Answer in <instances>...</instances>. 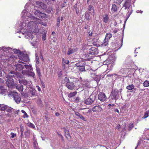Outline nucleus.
<instances>
[{
    "label": "nucleus",
    "instance_id": "f257e3e1",
    "mask_svg": "<svg viewBox=\"0 0 149 149\" xmlns=\"http://www.w3.org/2000/svg\"><path fill=\"white\" fill-rule=\"evenodd\" d=\"M42 23L41 19L36 18L34 22H31L29 24V25L31 29V31L34 33H37L38 32V29L37 24H41Z\"/></svg>",
    "mask_w": 149,
    "mask_h": 149
},
{
    "label": "nucleus",
    "instance_id": "f03ea898",
    "mask_svg": "<svg viewBox=\"0 0 149 149\" xmlns=\"http://www.w3.org/2000/svg\"><path fill=\"white\" fill-rule=\"evenodd\" d=\"M6 78L7 80L6 83L8 87L9 88H13L14 86L15 83L13 78L15 79V76L14 75L13 72L11 71L9 74L7 75Z\"/></svg>",
    "mask_w": 149,
    "mask_h": 149
},
{
    "label": "nucleus",
    "instance_id": "7ed1b4c3",
    "mask_svg": "<svg viewBox=\"0 0 149 149\" xmlns=\"http://www.w3.org/2000/svg\"><path fill=\"white\" fill-rule=\"evenodd\" d=\"M17 53L19 54L18 57L21 60L25 62L28 61L29 60L28 55L27 54H24L20 51H17Z\"/></svg>",
    "mask_w": 149,
    "mask_h": 149
},
{
    "label": "nucleus",
    "instance_id": "20e7f679",
    "mask_svg": "<svg viewBox=\"0 0 149 149\" xmlns=\"http://www.w3.org/2000/svg\"><path fill=\"white\" fill-rule=\"evenodd\" d=\"M12 95L14 100L16 103L18 104L20 102L21 100V97L19 94H18L17 92H13L12 93Z\"/></svg>",
    "mask_w": 149,
    "mask_h": 149
},
{
    "label": "nucleus",
    "instance_id": "39448f33",
    "mask_svg": "<svg viewBox=\"0 0 149 149\" xmlns=\"http://www.w3.org/2000/svg\"><path fill=\"white\" fill-rule=\"evenodd\" d=\"M34 14L36 16L40 18H43L45 17L46 16V14L45 13L41 12L39 10H36L34 13Z\"/></svg>",
    "mask_w": 149,
    "mask_h": 149
},
{
    "label": "nucleus",
    "instance_id": "423d86ee",
    "mask_svg": "<svg viewBox=\"0 0 149 149\" xmlns=\"http://www.w3.org/2000/svg\"><path fill=\"white\" fill-rule=\"evenodd\" d=\"M98 99L102 102H104L107 99V97L104 93L100 92L98 95Z\"/></svg>",
    "mask_w": 149,
    "mask_h": 149
},
{
    "label": "nucleus",
    "instance_id": "0eeeda50",
    "mask_svg": "<svg viewBox=\"0 0 149 149\" xmlns=\"http://www.w3.org/2000/svg\"><path fill=\"white\" fill-rule=\"evenodd\" d=\"M95 98L93 100L92 96L91 95L89 98L87 99L84 102V103L87 105H90L92 104L94 101Z\"/></svg>",
    "mask_w": 149,
    "mask_h": 149
},
{
    "label": "nucleus",
    "instance_id": "6e6552de",
    "mask_svg": "<svg viewBox=\"0 0 149 149\" xmlns=\"http://www.w3.org/2000/svg\"><path fill=\"white\" fill-rule=\"evenodd\" d=\"M75 65L77 67H79V69L80 72H83L85 71V67L83 65V64H82L81 62H79L76 63Z\"/></svg>",
    "mask_w": 149,
    "mask_h": 149
},
{
    "label": "nucleus",
    "instance_id": "1a4fd4ad",
    "mask_svg": "<svg viewBox=\"0 0 149 149\" xmlns=\"http://www.w3.org/2000/svg\"><path fill=\"white\" fill-rule=\"evenodd\" d=\"M98 53L97 49L95 47H92L89 50V54H90L94 55L97 54Z\"/></svg>",
    "mask_w": 149,
    "mask_h": 149
},
{
    "label": "nucleus",
    "instance_id": "9d476101",
    "mask_svg": "<svg viewBox=\"0 0 149 149\" xmlns=\"http://www.w3.org/2000/svg\"><path fill=\"white\" fill-rule=\"evenodd\" d=\"M118 91L117 89L112 90L111 92V95L115 100L117 99V97L118 95Z\"/></svg>",
    "mask_w": 149,
    "mask_h": 149
},
{
    "label": "nucleus",
    "instance_id": "9b49d317",
    "mask_svg": "<svg viewBox=\"0 0 149 149\" xmlns=\"http://www.w3.org/2000/svg\"><path fill=\"white\" fill-rule=\"evenodd\" d=\"M92 110L94 112H101L102 111V109L100 105H98L94 106Z\"/></svg>",
    "mask_w": 149,
    "mask_h": 149
},
{
    "label": "nucleus",
    "instance_id": "f8f14e48",
    "mask_svg": "<svg viewBox=\"0 0 149 149\" xmlns=\"http://www.w3.org/2000/svg\"><path fill=\"white\" fill-rule=\"evenodd\" d=\"M66 87L69 89L73 90L74 88V85L73 82H68L66 84Z\"/></svg>",
    "mask_w": 149,
    "mask_h": 149
},
{
    "label": "nucleus",
    "instance_id": "ddd939ff",
    "mask_svg": "<svg viewBox=\"0 0 149 149\" xmlns=\"http://www.w3.org/2000/svg\"><path fill=\"white\" fill-rule=\"evenodd\" d=\"M29 92L32 96H37L36 90L34 88L31 87L29 90Z\"/></svg>",
    "mask_w": 149,
    "mask_h": 149
},
{
    "label": "nucleus",
    "instance_id": "4468645a",
    "mask_svg": "<svg viewBox=\"0 0 149 149\" xmlns=\"http://www.w3.org/2000/svg\"><path fill=\"white\" fill-rule=\"evenodd\" d=\"M63 129H64L65 130V136L68 140H69L71 138V136L69 133V130L68 129H66L65 127H63Z\"/></svg>",
    "mask_w": 149,
    "mask_h": 149
},
{
    "label": "nucleus",
    "instance_id": "2eb2a0df",
    "mask_svg": "<svg viewBox=\"0 0 149 149\" xmlns=\"http://www.w3.org/2000/svg\"><path fill=\"white\" fill-rule=\"evenodd\" d=\"M16 71H21L24 68L23 66L21 64H17L14 65Z\"/></svg>",
    "mask_w": 149,
    "mask_h": 149
},
{
    "label": "nucleus",
    "instance_id": "dca6fc26",
    "mask_svg": "<svg viewBox=\"0 0 149 149\" xmlns=\"http://www.w3.org/2000/svg\"><path fill=\"white\" fill-rule=\"evenodd\" d=\"M109 20V17L107 14H105L103 15L102 21L104 23H107Z\"/></svg>",
    "mask_w": 149,
    "mask_h": 149
},
{
    "label": "nucleus",
    "instance_id": "f3484780",
    "mask_svg": "<svg viewBox=\"0 0 149 149\" xmlns=\"http://www.w3.org/2000/svg\"><path fill=\"white\" fill-rule=\"evenodd\" d=\"M8 92L7 89L5 88L3 86L0 87V94L1 95H6Z\"/></svg>",
    "mask_w": 149,
    "mask_h": 149
},
{
    "label": "nucleus",
    "instance_id": "a211bd4d",
    "mask_svg": "<svg viewBox=\"0 0 149 149\" xmlns=\"http://www.w3.org/2000/svg\"><path fill=\"white\" fill-rule=\"evenodd\" d=\"M16 87L19 92L22 93L23 90V86L21 84H18L16 86Z\"/></svg>",
    "mask_w": 149,
    "mask_h": 149
},
{
    "label": "nucleus",
    "instance_id": "6ab92c4d",
    "mask_svg": "<svg viewBox=\"0 0 149 149\" xmlns=\"http://www.w3.org/2000/svg\"><path fill=\"white\" fill-rule=\"evenodd\" d=\"M19 81L20 84H22L24 85H26L28 84V81L24 79H19Z\"/></svg>",
    "mask_w": 149,
    "mask_h": 149
},
{
    "label": "nucleus",
    "instance_id": "aec40b11",
    "mask_svg": "<svg viewBox=\"0 0 149 149\" xmlns=\"http://www.w3.org/2000/svg\"><path fill=\"white\" fill-rule=\"evenodd\" d=\"M69 79L67 77H65L64 79L63 78V79L61 80V83L63 84H64L65 83H66V84L68 82H69Z\"/></svg>",
    "mask_w": 149,
    "mask_h": 149
},
{
    "label": "nucleus",
    "instance_id": "412c9836",
    "mask_svg": "<svg viewBox=\"0 0 149 149\" xmlns=\"http://www.w3.org/2000/svg\"><path fill=\"white\" fill-rule=\"evenodd\" d=\"M6 111L8 112V113H5V114L6 115V116L8 117H11V115L10 114V113L12 112L11 109L10 108H7Z\"/></svg>",
    "mask_w": 149,
    "mask_h": 149
},
{
    "label": "nucleus",
    "instance_id": "4be33fe9",
    "mask_svg": "<svg viewBox=\"0 0 149 149\" xmlns=\"http://www.w3.org/2000/svg\"><path fill=\"white\" fill-rule=\"evenodd\" d=\"M123 38H122L120 42V43H118L116 44V45H117V46H118V47H117V48H118V49H119L122 46V45H123Z\"/></svg>",
    "mask_w": 149,
    "mask_h": 149
},
{
    "label": "nucleus",
    "instance_id": "5701e85b",
    "mask_svg": "<svg viewBox=\"0 0 149 149\" xmlns=\"http://www.w3.org/2000/svg\"><path fill=\"white\" fill-rule=\"evenodd\" d=\"M25 135L26 138H29L30 136V130L28 129L26 130L25 132Z\"/></svg>",
    "mask_w": 149,
    "mask_h": 149
},
{
    "label": "nucleus",
    "instance_id": "b1692460",
    "mask_svg": "<svg viewBox=\"0 0 149 149\" xmlns=\"http://www.w3.org/2000/svg\"><path fill=\"white\" fill-rule=\"evenodd\" d=\"M134 87V86L132 84L127 86L126 87V88L128 90H130L133 89Z\"/></svg>",
    "mask_w": 149,
    "mask_h": 149
},
{
    "label": "nucleus",
    "instance_id": "393cba45",
    "mask_svg": "<svg viewBox=\"0 0 149 149\" xmlns=\"http://www.w3.org/2000/svg\"><path fill=\"white\" fill-rule=\"evenodd\" d=\"M149 116V110L146 111L144 113L143 118H146Z\"/></svg>",
    "mask_w": 149,
    "mask_h": 149
},
{
    "label": "nucleus",
    "instance_id": "a878e982",
    "mask_svg": "<svg viewBox=\"0 0 149 149\" xmlns=\"http://www.w3.org/2000/svg\"><path fill=\"white\" fill-rule=\"evenodd\" d=\"M75 50L74 49H72L71 48H69L68 49V52L67 53L68 55H70L73 53L74 52Z\"/></svg>",
    "mask_w": 149,
    "mask_h": 149
},
{
    "label": "nucleus",
    "instance_id": "bb28decb",
    "mask_svg": "<svg viewBox=\"0 0 149 149\" xmlns=\"http://www.w3.org/2000/svg\"><path fill=\"white\" fill-rule=\"evenodd\" d=\"M134 127V125L133 123H130L128 126V131H130Z\"/></svg>",
    "mask_w": 149,
    "mask_h": 149
},
{
    "label": "nucleus",
    "instance_id": "cd10ccee",
    "mask_svg": "<svg viewBox=\"0 0 149 149\" xmlns=\"http://www.w3.org/2000/svg\"><path fill=\"white\" fill-rule=\"evenodd\" d=\"M0 109L1 111H4L7 108V107L6 105H5L4 104H1V106H0Z\"/></svg>",
    "mask_w": 149,
    "mask_h": 149
},
{
    "label": "nucleus",
    "instance_id": "c85d7f7f",
    "mask_svg": "<svg viewBox=\"0 0 149 149\" xmlns=\"http://www.w3.org/2000/svg\"><path fill=\"white\" fill-rule=\"evenodd\" d=\"M93 45L97 47L100 46V45L97 41V40L96 39H94L93 40Z\"/></svg>",
    "mask_w": 149,
    "mask_h": 149
},
{
    "label": "nucleus",
    "instance_id": "c756f323",
    "mask_svg": "<svg viewBox=\"0 0 149 149\" xmlns=\"http://www.w3.org/2000/svg\"><path fill=\"white\" fill-rule=\"evenodd\" d=\"M77 93V92L75 91V92L71 93L68 94V97H72L75 95Z\"/></svg>",
    "mask_w": 149,
    "mask_h": 149
},
{
    "label": "nucleus",
    "instance_id": "7c9ffc66",
    "mask_svg": "<svg viewBox=\"0 0 149 149\" xmlns=\"http://www.w3.org/2000/svg\"><path fill=\"white\" fill-rule=\"evenodd\" d=\"M37 103L41 107H42L43 104L42 103V102L40 99H38L37 100Z\"/></svg>",
    "mask_w": 149,
    "mask_h": 149
},
{
    "label": "nucleus",
    "instance_id": "2f4dec72",
    "mask_svg": "<svg viewBox=\"0 0 149 149\" xmlns=\"http://www.w3.org/2000/svg\"><path fill=\"white\" fill-rule=\"evenodd\" d=\"M111 10L112 11H113L114 12L116 11L117 10V8L115 4H113L112 5Z\"/></svg>",
    "mask_w": 149,
    "mask_h": 149
},
{
    "label": "nucleus",
    "instance_id": "473e14b6",
    "mask_svg": "<svg viewBox=\"0 0 149 149\" xmlns=\"http://www.w3.org/2000/svg\"><path fill=\"white\" fill-rule=\"evenodd\" d=\"M21 112L22 113L24 114V115L23 116V117L24 118H27L29 116L27 113L24 110H22Z\"/></svg>",
    "mask_w": 149,
    "mask_h": 149
},
{
    "label": "nucleus",
    "instance_id": "72a5a7b5",
    "mask_svg": "<svg viewBox=\"0 0 149 149\" xmlns=\"http://www.w3.org/2000/svg\"><path fill=\"white\" fill-rule=\"evenodd\" d=\"M112 37V34L110 33H107L106 35V38L108 40H109Z\"/></svg>",
    "mask_w": 149,
    "mask_h": 149
},
{
    "label": "nucleus",
    "instance_id": "f704fd0d",
    "mask_svg": "<svg viewBox=\"0 0 149 149\" xmlns=\"http://www.w3.org/2000/svg\"><path fill=\"white\" fill-rule=\"evenodd\" d=\"M143 86H144L145 87H147L149 86V82L148 81H145L143 83Z\"/></svg>",
    "mask_w": 149,
    "mask_h": 149
},
{
    "label": "nucleus",
    "instance_id": "c9c22d12",
    "mask_svg": "<svg viewBox=\"0 0 149 149\" xmlns=\"http://www.w3.org/2000/svg\"><path fill=\"white\" fill-rule=\"evenodd\" d=\"M73 100L72 101L76 103H78L79 102V101L80 100V98L78 97H74L73 98Z\"/></svg>",
    "mask_w": 149,
    "mask_h": 149
},
{
    "label": "nucleus",
    "instance_id": "e433bc0d",
    "mask_svg": "<svg viewBox=\"0 0 149 149\" xmlns=\"http://www.w3.org/2000/svg\"><path fill=\"white\" fill-rule=\"evenodd\" d=\"M36 72L38 76L39 77L40 79V77L41 76V73L40 72V70L39 68H37L36 69Z\"/></svg>",
    "mask_w": 149,
    "mask_h": 149
},
{
    "label": "nucleus",
    "instance_id": "4c0bfd02",
    "mask_svg": "<svg viewBox=\"0 0 149 149\" xmlns=\"http://www.w3.org/2000/svg\"><path fill=\"white\" fill-rule=\"evenodd\" d=\"M24 66L25 68L26 69H27L29 70H31L32 69V67L31 65H24Z\"/></svg>",
    "mask_w": 149,
    "mask_h": 149
},
{
    "label": "nucleus",
    "instance_id": "58836bf2",
    "mask_svg": "<svg viewBox=\"0 0 149 149\" xmlns=\"http://www.w3.org/2000/svg\"><path fill=\"white\" fill-rule=\"evenodd\" d=\"M62 62L63 63L68 64L69 63V61L68 60L65 59L64 58L62 59Z\"/></svg>",
    "mask_w": 149,
    "mask_h": 149
},
{
    "label": "nucleus",
    "instance_id": "ea45409f",
    "mask_svg": "<svg viewBox=\"0 0 149 149\" xmlns=\"http://www.w3.org/2000/svg\"><path fill=\"white\" fill-rule=\"evenodd\" d=\"M28 125L29 127L31 128H35V126L34 124L31 123H29Z\"/></svg>",
    "mask_w": 149,
    "mask_h": 149
},
{
    "label": "nucleus",
    "instance_id": "a19ab883",
    "mask_svg": "<svg viewBox=\"0 0 149 149\" xmlns=\"http://www.w3.org/2000/svg\"><path fill=\"white\" fill-rule=\"evenodd\" d=\"M108 42L107 41H106L105 40L104 41L103 43L102 44V46H106L108 44Z\"/></svg>",
    "mask_w": 149,
    "mask_h": 149
},
{
    "label": "nucleus",
    "instance_id": "79ce46f5",
    "mask_svg": "<svg viewBox=\"0 0 149 149\" xmlns=\"http://www.w3.org/2000/svg\"><path fill=\"white\" fill-rule=\"evenodd\" d=\"M33 139H35V141L33 142V147L35 148H37V142H36V140L35 139V138H34ZM33 141H34V139H33Z\"/></svg>",
    "mask_w": 149,
    "mask_h": 149
},
{
    "label": "nucleus",
    "instance_id": "37998d69",
    "mask_svg": "<svg viewBox=\"0 0 149 149\" xmlns=\"http://www.w3.org/2000/svg\"><path fill=\"white\" fill-rule=\"evenodd\" d=\"M58 76L59 78H61L62 76V71H60L58 72Z\"/></svg>",
    "mask_w": 149,
    "mask_h": 149
},
{
    "label": "nucleus",
    "instance_id": "c03bdc74",
    "mask_svg": "<svg viewBox=\"0 0 149 149\" xmlns=\"http://www.w3.org/2000/svg\"><path fill=\"white\" fill-rule=\"evenodd\" d=\"M39 4L40 6L43 9L44 8H45L46 6L42 2H39Z\"/></svg>",
    "mask_w": 149,
    "mask_h": 149
},
{
    "label": "nucleus",
    "instance_id": "a18cd8bd",
    "mask_svg": "<svg viewBox=\"0 0 149 149\" xmlns=\"http://www.w3.org/2000/svg\"><path fill=\"white\" fill-rule=\"evenodd\" d=\"M92 10H93L94 11V8L93 6L91 5H90L88 9L89 11H91Z\"/></svg>",
    "mask_w": 149,
    "mask_h": 149
},
{
    "label": "nucleus",
    "instance_id": "49530a36",
    "mask_svg": "<svg viewBox=\"0 0 149 149\" xmlns=\"http://www.w3.org/2000/svg\"><path fill=\"white\" fill-rule=\"evenodd\" d=\"M123 1V0H116V1H115L116 2L117 4H120L121 3V2Z\"/></svg>",
    "mask_w": 149,
    "mask_h": 149
},
{
    "label": "nucleus",
    "instance_id": "de8ad7c7",
    "mask_svg": "<svg viewBox=\"0 0 149 149\" xmlns=\"http://www.w3.org/2000/svg\"><path fill=\"white\" fill-rule=\"evenodd\" d=\"M109 59H107L105 61V64L106 65H109L111 63V61L109 62Z\"/></svg>",
    "mask_w": 149,
    "mask_h": 149
},
{
    "label": "nucleus",
    "instance_id": "09e8293b",
    "mask_svg": "<svg viewBox=\"0 0 149 149\" xmlns=\"http://www.w3.org/2000/svg\"><path fill=\"white\" fill-rule=\"evenodd\" d=\"M29 75L32 77H34L35 76V73L33 72H30L29 73Z\"/></svg>",
    "mask_w": 149,
    "mask_h": 149
},
{
    "label": "nucleus",
    "instance_id": "8fccbe9b",
    "mask_svg": "<svg viewBox=\"0 0 149 149\" xmlns=\"http://www.w3.org/2000/svg\"><path fill=\"white\" fill-rule=\"evenodd\" d=\"M60 24V20H57L56 26L58 27H59Z\"/></svg>",
    "mask_w": 149,
    "mask_h": 149
},
{
    "label": "nucleus",
    "instance_id": "3c124183",
    "mask_svg": "<svg viewBox=\"0 0 149 149\" xmlns=\"http://www.w3.org/2000/svg\"><path fill=\"white\" fill-rule=\"evenodd\" d=\"M10 135H11V137L12 138L16 136V134L13 132L11 133Z\"/></svg>",
    "mask_w": 149,
    "mask_h": 149
},
{
    "label": "nucleus",
    "instance_id": "603ef678",
    "mask_svg": "<svg viewBox=\"0 0 149 149\" xmlns=\"http://www.w3.org/2000/svg\"><path fill=\"white\" fill-rule=\"evenodd\" d=\"M80 118L83 120L85 121L86 120L85 119V118L81 115H80V116L79 117Z\"/></svg>",
    "mask_w": 149,
    "mask_h": 149
},
{
    "label": "nucleus",
    "instance_id": "864d4df0",
    "mask_svg": "<svg viewBox=\"0 0 149 149\" xmlns=\"http://www.w3.org/2000/svg\"><path fill=\"white\" fill-rule=\"evenodd\" d=\"M85 17L86 19L87 20L89 21L90 20V19L89 18V15H88V14H86L85 15Z\"/></svg>",
    "mask_w": 149,
    "mask_h": 149
},
{
    "label": "nucleus",
    "instance_id": "5fc2aeb1",
    "mask_svg": "<svg viewBox=\"0 0 149 149\" xmlns=\"http://www.w3.org/2000/svg\"><path fill=\"white\" fill-rule=\"evenodd\" d=\"M74 113H75V115L78 117H79L80 116V115H81V114H80L79 112H77V111H75Z\"/></svg>",
    "mask_w": 149,
    "mask_h": 149
},
{
    "label": "nucleus",
    "instance_id": "6e6d98bb",
    "mask_svg": "<svg viewBox=\"0 0 149 149\" xmlns=\"http://www.w3.org/2000/svg\"><path fill=\"white\" fill-rule=\"evenodd\" d=\"M22 73L23 74L27 75V72L25 70H23L22 72Z\"/></svg>",
    "mask_w": 149,
    "mask_h": 149
},
{
    "label": "nucleus",
    "instance_id": "4d7b16f0",
    "mask_svg": "<svg viewBox=\"0 0 149 149\" xmlns=\"http://www.w3.org/2000/svg\"><path fill=\"white\" fill-rule=\"evenodd\" d=\"M66 6V2H65L64 3L61 4V6L63 7H64Z\"/></svg>",
    "mask_w": 149,
    "mask_h": 149
},
{
    "label": "nucleus",
    "instance_id": "13d9d810",
    "mask_svg": "<svg viewBox=\"0 0 149 149\" xmlns=\"http://www.w3.org/2000/svg\"><path fill=\"white\" fill-rule=\"evenodd\" d=\"M17 77L18 78H23V76L22 75L20 74H19L17 75Z\"/></svg>",
    "mask_w": 149,
    "mask_h": 149
},
{
    "label": "nucleus",
    "instance_id": "bf43d9fd",
    "mask_svg": "<svg viewBox=\"0 0 149 149\" xmlns=\"http://www.w3.org/2000/svg\"><path fill=\"white\" fill-rule=\"evenodd\" d=\"M42 40L43 41H45L46 40V35L45 34H43V35L42 36Z\"/></svg>",
    "mask_w": 149,
    "mask_h": 149
},
{
    "label": "nucleus",
    "instance_id": "052dcab7",
    "mask_svg": "<svg viewBox=\"0 0 149 149\" xmlns=\"http://www.w3.org/2000/svg\"><path fill=\"white\" fill-rule=\"evenodd\" d=\"M58 135L60 136V137H61V139L63 140V137L62 135L61 134H59L58 133Z\"/></svg>",
    "mask_w": 149,
    "mask_h": 149
},
{
    "label": "nucleus",
    "instance_id": "680f3d73",
    "mask_svg": "<svg viewBox=\"0 0 149 149\" xmlns=\"http://www.w3.org/2000/svg\"><path fill=\"white\" fill-rule=\"evenodd\" d=\"M36 87L38 88V90L40 92L41 91V89L38 86H37Z\"/></svg>",
    "mask_w": 149,
    "mask_h": 149
},
{
    "label": "nucleus",
    "instance_id": "e2e57ef3",
    "mask_svg": "<svg viewBox=\"0 0 149 149\" xmlns=\"http://www.w3.org/2000/svg\"><path fill=\"white\" fill-rule=\"evenodd\" d=\"M115 106V104H108V106L109 107H111V106H112V107H113Z\"/></svg>",
    "mask_w": 149,
    "mask_h": 149
},
{
    "label": "nucleus",
    "instance_id": "0e129e2a",
    "mask_svg": "<svg viewBox=\"0 0 149 149\" xmlns=\"http://www.w3.org/2000/svg\"><path fill=\"white\" fill-rule=\"evenodd\" d=\"M114 111L115 112H117V113H119V110L117 109H115L114 110Z\"/></svg>",
    "mask_w": 149,
    "mask_h": 149
},
{
    "label": "nucleus",
    "instance_id": "69168bd1",
    "mask_svg": "<svg viewBox=\"0 0 149 149\" xmlns=\"http://www.w3.org/2000/svg\"><path fill=\"white\" fill-rule=\"evenodd\" d=\"M73 8H74L75 9H76L77 8V4H75Z\"/></svg>",
    "mask_w": 149,
    "mask_h": 149
},
{
    "label": "nucleus",
    "instance_id": "338daca9",
    "mask_svg": "<svg viewBox=\"0 0 149 149\" xmlns=\"http://www.w3.org/2000/svg\"><path fill=\"white\" fill-rule=\"evenodd\" d=\"M75 10L76 12V13H77V14H78L79 13V10L77 8V9H75Z\"/></svg>",
    "mask_w": 149,
    "mask_h": 149
},
{
    "label": "nucleus",
    "instance_id": "774afa93",
    "mask_svg": "<svg viewBox=\"0 0 149 149\" xmlns=\"http://www.w3.org/2000/svg\"><path fill=\"white\" fill-rule=\"evenodd\" d=\"M118 29H115L113 31V33H116L118 32Z\"/></svg>",
    "mask_w": 149,
    "mask_h": 149
}]
</instances>
